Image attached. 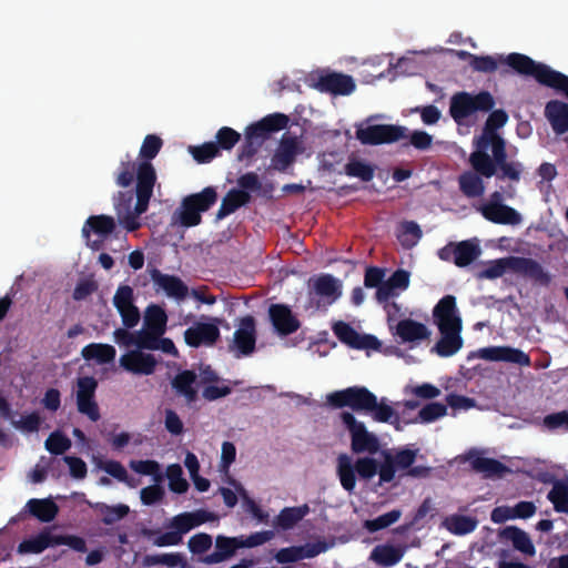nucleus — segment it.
Instances as JSON below:
<instances>
[{"label":"nucleus","mask_w":568,"mask_h":568,"mask_svg":"<svg viewBox=\"0 0 568 568\" xmlns=\"http://www.w3.org/2000/svg\"><path fill=\"white\" fill-rule=\"evenodd\" d=\"M499 64L508 65L520 75L531 77L539 84L554 89L568 99V75L526 54L513 52L506 57L475 55L474 61H470L471 69L481 73H494Z\"/></svg>","instance_id":"nucleus-1"},{"label":"nucleus","mask_w":568,"mask_h":568,"mask_svg":"<svg viewBox=\"0 0 568 568\" xmlns=\"http://www.w3.org/2000/svg\"><path fill=\"white\" fill-rule=\"evenodd\" d=\"M155 182L156 173L152 163L141 162L139 183L135 185L136 203L134 207H132L133 193L131 191H120L114 196V209L119 222L126 231L134 232L140 229L139 217L148 211Z\"/></svg>","instance_id":"nucleus-2"},{"label":"nucleus","mask_w":568,"mask_h":568,"mask_svg":"<svg viewBox=\"0 0 568 568\" xmlns=\"http://www.w3.org/2000/svg\"><path fill=\"white\" fill-rule=\"evenodd\" d=\"M475 148L476 150L469 155V163L478 174L489 179L496 175L499 169L501 171L499 179L520 180L523 164L507 161L506 142L501 136L487 141V148H481L480 143H476Z\"/></svg>","instance_id":"nucleus-3"},{"label":"nucleus","mask_w":568,"mask_h":568,"mask_svg":"<svg viewBox=\"0 0 568 568\" xmlns=\"http://www.w3.org/2000/svg\"><path fill=\"white\" fill-rule=\"evenodd\" d=\"M213 518L214 515L204 509L185 511L172 517L168 525L171 529L170 531L159 534L153 529H143L142 535L151 540L156 547L178 546L183 541L184 534L212 520Z\"/></svg>","instance_id":"nucleus-4"},{"label":"nucleus","mask_w":568,"mask_h":568,"mask_svg":"<svg viewBox=\"0 0 568 568\" xmlns=\"http://www.w3.org/2000/svg\"><path fill=\"white\" fill-rule=\"evenodd\" d=\"M507 268L521 274L535 283L548 286L551 283L550 274L536 260L530 257H508L491 261L487 267L478 273L479 278L495 280L501 277Z\"/></svg>","instance_id":"nucleus-5"},{"label":"nucleus","mask_w":568,"mask_h":568,"mask_svg":"<svg viewBox=\"0 0 568 568\" xmlns=\"http://www.w3.org/2000/svg\"><path fill=\"white\" fill-rule=\"evenodd\" d=\"M288 116L283 113H273L260 121L250 124L244 132V142L241 145L237 160H251L262 148L272 133L285 129L288 124Z\"/></svg>","instance_id":"nucleus-6"},{"label":"nucleus","mask_w":568,"mask_h":568,"mask_svg":"<svg viewBox=\"0 0 568 568\" xmlns=\"http://www.w3.org/2000/svg\"><path fill=\"white\" fill-rule=\"evenodd\" d=\"M217 201V192L206 186L199 193L185 196L173 214V220L183 227H193L202 222V213L209 211Z\"/></svg>","instance_id":"nucleus-7"},{"label":"nucleus","mask_w":568,"mask_h":568,"mask_svg":"<svg viewBox=\"0 0 568 568\" xmlns=\"http://www.w3.org/2000/svg\"><path fill=\"white\" fill-rule=\"evenodd\" d=\"M387 397L381 399L364 386H357V414L368 416L374 422L389 424L396 430H402L399 413L388 404Z\"/></svg>","instance_id":"nucleus-8"},{"label":"nucleus","mask_w":568,"mask_h":568,"mask_svg":"<svg viewBox=\"0 0 568 568\" xmlns=\"http://www.w3.org/2000/svg\"><path fill=\"white\" fill-rule=\"evenodd\" d=\"M495 106V99L489 91L471 94L466 91L455 93L450 98L449 114L456 123H462L476 112H489Z\"/></svg>","instance_id":"nucleus-9"},{"label":"nucleus","mask_w":568,"mask_h":568,"mask_svg":"<svg viewBox=\"0 0 568 568\" xmlns=\"http://www.w3.org/2000/svg\"><path fill=\"white\" fill-rule=\"evenodd\" d=\"M341 282L331 274H322L312 278L306 307L313 310L326 308L341 296Z\"/></svg>","instance_id":"nucleus-10"},{"label":"nucleus","mask_w":568,"mask_h":568,"mask_svg":"<svg viewBox=\"0 0 568 568\" xmlns=\"http://www.w3.org/2000/svg\"><path fill=\"white\" fill-rule=\"evenodd\" d=\"M407 126L399 124L357 125V141L364 145L393 144L405 140Z\"/></svg>","instance_id":"nucleus-11"},{"label":"nucleus","mask_w":568,"mask_h":568,"mask_svg":"<svg viewBox=\"0 0 568 568\" xmlns=\"http://www.w3.org/2000/svg\"><path fill=\"white\" fill-rule=\"evenodd\" d=\"M98 381L93 376H82L77 382V407L79 413L85 415L92 422L101 417L99 405L95 400Z\"/></svg>","instance_id":"nucleus-12"},{"label":"nucleus","mask_w":568,"mask_h":568,"mask_svg":"<svg viewBox=\"0 0 568 568\" xmlns=\"http://www.w3.org/2000/svg\"><path fill=\"white\" fill-rule=\"evenodd\" d=\"M417 450L408 448L400 449L394 455L389 452H383L384 462L379 467L381 483H390L395 478L396 470H407L416 459Z\"/></svg>","instance_id":"nucleus-13"},{"label":"nucleus","mask_w":568,"mask_h":568,"mask_svg":"<svg viewBox=\"0 0 568 568\" xmlns=\"http://www.w3.org/2000/svg\"><path fill=\"white\" fill-rule=\"evenodd\" d=\"M302 152L303 148L296 136L283 134L277 149L271 158L270 168L277 172H286Z\"/></svg>","instance_id":"nucleus-14"},{"label":"nucleus","mask_w":568,"mask_h":568,"mask_svg":"<svg viewBox=\"0 0 568 568\" xmlns=\"http://www.w3.org/2000/svg\"><path fill=\"white\" fill-rule=\"evenodd\" d=\"M119 363L123 369L135 375H152L158 366L153 354L139 349L126 352L120 357Z\"/></svg>","instance_id":"nucleus-15"},{"label":"nucleus","mask_w":568,"mask_h":568,"mask_svg":"<svg viewBox=\"0 0 568 568\" xmlns=\"http://www.w3.org/2000/svg\"><path fill=\"white\" fill-rule=\"evenodd\" d=\"M268 317L276 334L288 336L301 327L300 320L293 314L290 306L285 304H271Z\"/></svg>","instance_id":"nucleus-16"},{"label":"nucleus","mask_w":568,"mask_h":568,"mask_svg":"<svg viewBox=\"0 0 568 568\" xmlns=\"http://www.w3.org/2000/svg\"><path fill=\"white\" fill-rule=\"evenodd\" d=\"M481 359L490 362L513 363L519 366H530L531 359L528 354L519 348L510 346H489L478 349Z\"/></svg>","instance_id":"nucleus-17"},{"label":"nucleus","mask_w":568,"mask_h":568,"mask_svg":"<svg viewBox=\"0 0 568 568\" xmlns=\"http://www.w3.org/2000/svg\"><path fill=\"white\" fill-rule=\"evenodd\" d=\"M220 338V329L213 323H195L184 332L185 343L194 348L201 345L213 346Z\"/></svg>","instance_id":"nucleus-18"},{"label":"nucleus","mask_w":568,"mask_h":568,"mask_svg":"<svg viewBox=\"0 0 568 568\" xmlns=\"http://www.w3.org/2000/svg\"><path fill=\"white\" fill-rule=\"evenodd\" d=\"M390 332L399 338L400 343L419 344L430 336L428 327L413 318L398 321Z\"/></svg>","instance_id":"nucleus-19"},{"label":"nucleus","mask_w":568,"mask_h":568,"mask_svg":"<svg viewBox=\"0 0 568 568\" xmlns=\"http://www.w3.org/2000/svg\"><path fill=\"white\" fill-rule=\"evenodd\" d=\"M241 537H226L219 535L215 538V550L203 558L201 561L205 565L223 562L232 558L242 546Z\"/></svg>","instance_id":"nucleus-20"},{"label":"nucleus","mask_w":568,"mask_h":568,"mask_svg":"<svg viewBox=\"0 0 568 568\" xmlns=\"http://www.w3.org/2000/svg\"><path fill=\"white\" fill-rule=\"evenodd\" d=\"M256 326L253 316L247 315L240 322V327L234 332V345L241 355L247 356L255 349Z\"/></svg>","instance_id":"nucleus-21"},{"label":"nucleus","mask_w":568,"mask_h":568,"mask_svg":"<svg viewBox=\"0 0 568 568\" xmlns=\"http://www.w3.org/2000/svg\"><path fill=\"white\" fill-rule=\"evenodd\" d=\"M442 334L439 341L434 345L432 352L440 357H450L463 347V338L460 336L462 326H438Z\"/></svg>","instance_id":"nucleus-22"},{"label":"nucleus","mask_w":568,"mask_h":568,"mask_svg":"<svg viewBox=\"0 0 568 568\" xmlns=\"http://www.w3.org/2000/svg\"><path fill=\"white\" fill-rule=\"evenodd\" d=\"M478 211L487 221L495 224L517 225L521 222V215L506 204L484 203Z\"/></svg>","instance_id":"nucleus-23"},{"label":"nucleus","mask_w":568,"mask_h":568,"mask_svg":"<svg viewBox=\"0 0 568 568\" xmlns=\"http://www.w3.org/2000/svg\"><path fill=\"white\" fill-rule=\"evenodd\" d=\"M150 276L170 297L183 301L189 294L186 284L175 275L163 274L158 268H153L150 271Z\"/></svg>","instance_id":"nucleus-24"},{"label":"nucleus","mask_w":568,"mask_h":568,"mask_svg":"<svg viewBox=\"0 0 568 568\" xmlns=\"http://www.w3.org/2000/svg\"><path fill=\"white\" fill-rule=\"evenodd\" d=\"M354 87L355 84L351 75L334 72L320 75L316 82V88L320 91L333 94H349Z\"/></svg>","instance_id":"nucleus-25"},{"label":"nucleus","mask_w":568,"mask_h":568,"mask_svg":"<svg viewBox=\"0 0 568 568\" xmlns=\"http://www.w3.org/2000/svg\"><path fill=\"white\" fill-rule=\"evenodd\" d=\"M544 113L557 135L568 132V103L550 100L546 103Z\"/></svg>","instance_id":"nucleus-26"},{"label":"nucleus","mask_w":568,"mask_h":568,"mask_svg":"<svg viewBox=\"0 0 568 568\" xmlns=\"http://www.w3.org/2000/svg\"><path fill=\"white\" fill-rule=\"evenodd\" d=\"M433 316L437 326H462V320L457 315L456 297L453 295H445L439 300L433 310Z\"/></svg>","instance_id":"nucleus-27"},{"label":"nucleus","mask_w":568,"mask_h":568,"mask_svg":"<svg viewBox=\"0 0 568 568\" xmlns=\"http://www.w3.org/2000/svg\"><path fill=\"white\" fill-rule=\"evenodd\" d=\"M498 538L500 541H510L513 547L524 555L534 556L536 554V548L529 535L516 526H506L500 529Z\"/></svg>","instance_id":"nucleus-28"},{"label":"nucleus","mask_w":568,"mask_h":568,"mask_svg":"<svg viewBox=\"0 0 568 568\" xmlns=\"http://www.w3.org/2000/svg\"><path fill=\"white\" fill-rule=\"evenodd\" d=\"M508 121V114L505 110H490V113L485 122L483 133L474 140V144L480 143L481 148H487V141H494L495 136H500L497 130L503 128Z\"/></svg>","instance_id":"nucleus-29"},{"label":"nucleus","mask_w":568,"mask_h":568,"mask_svg":"<svg viewBox=\"0 0 568 568\" xmlns=\"http://www.w3.org/2000/svg\"><path fill=\"white\" fill-rule=\"evenodd\" d=\"M116 224L110 215H91L82 227V235L89 240L91 232L102 239H106L115 231Z\"/></svg>","instance_id":"nucleus-30"},{"label":"nucleus","mask_w":568,"mask_h":568,"mask_svg":"<svg viewBox=\"0 0 568 568\" xmlns=\"http://www.w3.org/2000/svg\"><path fill=\"white\" fill-rule=\"evenodd\" d=\"M251 194L239 189H231L222 199L221 206L216 213V220H223L240 207L251 202Z\"/></svg>","instance_id":"nucleus-31"},{"label":"nucleus","mask_w":568,"mask_h":568,"mask_svg":"<svg viewBox=\"0 0 568 568\" xmlns=\"http://www.w3.org/2000/svg\"><path fill=\"white\" fill-rule=\"evenodd\" d=\"M27 508L33 517H36L42 523L52 521L59 513L58 505L49 498L30 499L27 503Z\"/></svg>","instance_id":"nucleus-32"},{"label":"nucleus","mask_w":568,"mask_h":568,"mask_svg":"<svg viewBox=\"0 0 568 568\" xmlns=\"http://www.w3.org/2000/svg\"><path fill=\"white\" fill-rule=\"evenodd\" d=\"M483 175L474 171H465L458 176L459 190L467 197H478L485 192Z\"/></svg>","instance_id":"nucleus-33"},{"label":"nucleus","mask_w":568,"mask_h":568,"mask_svg":"<svg viewBox=\"0 0 568 568\" xmlns=\"http://www.w3.org/2000/svg\"><path fill=\"white\" fill-rule=\"evenodd\" d=\"M404 551L399 547L392 545H377L371 552L369 558L383 567H392L399 562Z\"/></svg>","instance_id":"nucleus-34"},{"label":"nucleus","mask_w":568,"mask_h":568,"mask_svg":"<svg viewBox=\"0 0 568 568\" xmlns=\"http://www.w3.org/2000/svg\"><path fill=\"white\" fill-rule=\"evenodd\" d=\"M196 382V374L193 371L185 369L176 374L172 379V387L183 395L187 402H194L197 397V390L194 388Z\"/></svg>","instance_id":"nucleus-35"},{"label":"nucleus","mask_w":568,"mask_h":568,"mask_svg":"<svg viewBox=\"0 0 568 568\" xmlns=\"http://www.w3.org/2000/svg\"><path fill=\"white\" fill-rule=\"evenodd\" d=\"M81 355L85 361L95 359L99 364H106L115 358L116 351L109 344L91 343L82 348Z\"/></svg>","instance_id":"nucleus-36"},{"label":"nucleus","mask_w":568,"mask_h":568,"mask_svg":"<svg viewBox=\"0 0 568 568\" xmlns=\"http://www.w3.org/2000/svg\"><path fill=\"white\" fill-rule=\"evenodd\" d=\"M481 250L477 243L462 241L455 244L454 264L458 267H466L479 257Z\"/></svg>","instance_id":"nucleus-37"},{"label":"nucleus","mask_w":568,"mask_h":568,"mask_svg":"<svg viewBox=\"0 0 568 568\" xmlns=\"http://www.w3.org/2000/svg\"><path fill=\"white\" fill-rule=\"evenodd\" d=\"M168 315L165 311L156 304H151L145 308L143 327L164 335L166 331Z\"/></svg>","instance_id":"nucleus-38"},{"label":"nucleus","mask_w":568,"mask_h":568,"mask_svg":"<svg viewBox=\"0 0 568 568\" xmlns=\"http://www.w3.org/2000/svg\"><path fill=\"white\" fill-rule=\"evenodd\" d=\"M470 465L475 471L483 474L485 477H501L508 471L507 466L501 462L488 457L477 456L471 459Z\"/></svg>","instance_id":"nucleus-39"},{"label":"nucleus","mask_w":568,"mask_h":568,"mask_svg":"<svg viewBox=\"0 0 568 568\" xmlns=\"http://www.w3.org/2000/svg\"><path fill=\"white\" fill-rule=\"evenodd\" d=\"M55 535L49 530H43L34 537L23 540L19 545L20 552L40 554L49 547L57 546L54 544Z\"/></svg>","instance_id":"nucleus-40"},{"label":"nucleus","mask_w":568,"mask_h":568,"mask_svg":"<svg viewBox=\"0 0 568 568\" xmlns=\"http://www.w3.org/2000/svg\"><path fill=\"white\" fill-rule=\"evenodd\" d=\"M141 169V162L136 163L133 161L129 154H126L125 160H121L118 172L115 174V183L118 186L128 187L136 178V183H139V170Z\"/></svg>","instance_id":"nucleus-41"},{"label":"nucleus","mask_w":568,"mask_h":568,"mask_svg":"<svg viewBox=\"0 0 568 568\" xmlns=\"http://www.w3.org/2000/svg\"><path fill=\"white\" fill-rule=\"evenodd\" d=\"M308 511L310 508L306 504L298 507H285L276 517V525L284 530L291 529L301 521Z\"/></svg>","instance_id":"nucleus-42"},{"label":"nucleus","mask_w":568,"mask_h":568,"mask_svg":"<svg viewBox=\"0 0 568 568\" xmlns=\"http://www.w3.org/2000/svg\"><path fill=\"white\" fill-rule=\"evenodd\" d=\"M381 448L378 437L368 432L363 422L357 420V454L368 453L371 455L376 454Z\"/></svg>","instance_id":"nucleus-43"},{"label":"nucleus","mask_w":568,"mask_h":568,"mask_svg":"<svg viewBox=\"0 0 568 568\" xmlns=\"http://www.w3.org/2000/svg\"><path fill=\"white\" fill-rule=\"evenodd\" d=\"M325 406L332 409L349 407L355 410V386L327 394Z\"/></svg>","instance_id":"nucleus-44"},{"label":"nucleus","mask_w":568,"mask_h":568,"mask_svg":"<svg viewBox=\"0 0 568 568\" xmlns=\"http://www.w3.org/2000/svg\"><path fill=\"white\" fill-rule=\"evenodd\" d=\"M547 498L557 513L568 514V481L555 480Z\"/></svg>","instance_id":"nucleus-45"},{"label":"nucleus","mask_w":568,"mask_h":568,"mask_svg":"<svg viewBox=\"0 0 568 568\" xmlns=\"http://www.w3.org/2000/svg\"><path fill=\"white\" fill-rule=\"evenodd\" d=\"M445 527L452 534L463 536L470 534L477 527V520L469 516L453 515L445 519Z\"/></svg>","instance_id":"nucleus-46"},{"label":"nucleus","mask_w":568,"mask_h":568,"mask_svg":"<svg viewBox=\"0 0 568 568\" xmlns=\"http://www.w3.org/2000/svg\"><path fill=\"white\" fill-rule=\"evenodd\" d=\"M337 474L342 486L351 491L355 487V464L352 463L346 454L338 456Z\"/></svg>","instance_id":"nucleus-47"},{"label":"nucleus","mask_w":568,"mask_h":568,"mask_svg":"<svg viewBox=\"0 0 568 568\" xmlns=\"http://www.w3.org/2000/svg\"><path fill=\"white\" fill-rule=\"evenodd\" d=\"M95 509L101 514L102 516V523L104 525H112L122 518H124L129 511L130 508L128 505L119 504L116 506H109L104 503H98L95 505Z\"/></svg>","instance_id":"nucleus-48"},{"label":"nucleus","mask_w":568,"mask_h":568,"mask_svg":"<svg viewBox=\"0 0 568 568\" xmlns=\"http://www.w3.org/2000/svg\"><path fill=\"white\" fill-rule=\"evenodd\" d=\"M422 235V229L416 222L405 221L400 224V232L397 237L404 247L410 248L416 245Z\"/></svg>","instance_id":"nucleus-49"},{"label":"nucleus","mask_w":568,"mask_h":568,"mask_svg":"<svg viewBox=\"0 0 568 568\" xmlns=\"http://www.w3.org/2000/svg\"><path fill=\"white\" fill-rule=\"evenodd\" d=\"M240 141L241 134L236 130L222 126L215 134L214 143L221 153V151H231Z\"/></svg>","instance_id":"nucleus-50"},{"label":"nucleus","mask_w":568,"mask_h":568,"mask_svg":"<svg viewBox=\"0 0 568 568\" xmlns=\"http://www.w3.org/2000/svg\"><path fill=\"white\" fill-rule=\"evenodd\" d=\"M402 148L414 146L416 150L425 151L428 150L433 144V136L426 131L415 130L409 131L407 128L406 138L400 142Z\"/></svg>","instance_id":"nucleus-51"},{"label":"nucleus","mask_w":568,"mask_h":568,"mask_svg":"<svg viewBox=\"0 0 568 568\" xmlns=\"http://www.w3.org/2000/svg\"><path fill=\"white\" fill-rule=\"evenodd\" d=\"M447 414V406L438 402L426 404L419 412L417 418L413 423H433Z\"/></svg>","instance_id":"nucleus-52"},{"label":"nucleus","mask_w":568,"mask_h":568,"mask_svg":"<svg viewBox=\"0 0 568 568\" xmlns=\"http://www.w3.org/2000/svg\"><path fill=\"white\" fill-rule=\"evenodd\" d=\"M402 516V511L399 509H393L388 513L379 515L378 517L369 520H365L364 527L369 532H376L378 530L385 529L396 523Z\"/></svg>","instance_id":"nucleus-53"},{"label":"nucleus","mask_w":568,"mask_h":568,"mask_svg":"<svg viewBox=\"0 0 568 568\" xmlns=\"http://www.w3.org/2000/svg\"><path fill=\"white\" fill-rule=\"evenodd\" d=\"M190 153L197 163H209L221 153L219 152L214 141L205 142L201 145L190 146Z\"/></svg>","instance_id":"nucleus-54"},{"label":"nucleus","mask_w":568,"mask_h":568,"mask_svg":"<svg viewBox=\"0 0 568 568\" xmlns=\"http://www.w3.org/2000/svg\"><path fill=\"white\" fill-rule=\"evenodd\" d=\"M183 471L180 465H170L166 469L169 478V488L176 494H184L189 489V483L183 478Z\"/></svg>","instance_id":"nucleus-55"},{"label":"nucleus","mask_w":568,"mask_h":568,"mask_svg":"<svg viewBox=\"0 0 568 568\" xmlns=\"http://www.w3.org/2000/svg\"><path fill=\"white\" fill-rule=\"evenodd\" d=\"M44 447L53 455H62L71 447V440L61 432L55 430L45 439Z\"/></svg>","instance_id":"nucleus-56"},{"label":"nucleus","mask_w":568,"mask_h":568,"mask_svg":"<svg viewBox=\"0 0 568 568\" xmlns=\"http://www.w3.org/2000/svg\"><path fill=\"white\" fill-rule=\"evenodd\" d=\"M163 145V141L160 136L154 134H149L144 138L143 143L140 149V158L141 162H149L153 160L160 152Z\"/></svg>","instance_id":"nucleus-57"},{"label":"nucleus","mask_w":568,"mask_h":568,"mask_svg":"<svg viewBox=\"0 0 568 568\" xmlns=\"http://www.w3.org/2000/svg\"><path fill=\"white\" fill-rule=\"evenodd\" d=\"M163 336L160 333H154L151 329L142 328L135 332V347L139 351L149 349V351H158V337Z\"/></svg>","instance_id":"nucleus-58"},{"label":"nucleus","mask_w":568,"mask_h":568,"mask_svg":"<svg viewBox=\"0 0 568 568\" xmlns=\"http://www.w3.org/2000/svg\"><path fill=\"white\" fill-rule=\"evenodd\" d=\"M113 305L118 312L135 305L133 288L129 285H120L113 296Z\"/></svg>","instance_id":"nucleus-59"},{"label":"nucleus","mask_w":568,"mask_h":568,"mask_svg":"<svg viewBox=\"0 0 568 568\" xmlns=\"http://www.w3.org/2000/svg\"><path fill=\"white\" fill-rule=\"evenodd\" d=\"M113 305L118 312L135 305L133 288L129 285H120L113 296Z\"/></svg>","instance_id":"nucleus-60"},{"label":"nucleus","mask_w":568,"mask_h":568,"mask_svg":"<svg viewBox=\"0 0 568 568\" xmlns=\"http://www.w3.org/2000/svg\"><path fill=\"white\" fill-rule=\"evenodd\" d=\"M213 544L212 536L206 532H199L189 539L187 546L192 554L202 555L206 552Z\"/></svg>","instance_id":"nucleus-61"},{"label":"nucleus","mask_w":568,"mask_h":568,"mask_svg":"<svg viewBox=\"0 0 568 568\" xmlns=\"http://www.w3.org/2000/svg\"><path fill=\"white\" fill-rule=\"evenodd\" d=\"M164 427L172 436H180L184 432V425L178 413L171 408L164 410Z\"/></svg>","instance_id":"nucleus-62"},{"label":"nucleus","mask_w":568,"mask_h":568,"mask_svg":"<svg viewBox=\"0 0 568 568\" xmlns=\"http://www.w3.org/2000/svg\"><path fill=\"white\" fill-rule=\"evenodd\" d=\"M129 466L140 475L159 476L160 474V464L156 460H131Z\"/></svg>","instance_id":"nucleus-63"},{"label":"nucleus","mask_w":568,"mask_h":568,"mask_svg":"<svg viewBox=\"0 0 568 568\" xmlns=\"http://www.w3.org/2000/svg\"><path fill=\"white\" fill-rule=\"evenodd\" d=\"M333 332L341 342L345 343L352 348H355V328H353L349 324L337 322L333 326Z\"/></svg>","instance_id":"nucleus-64"}]
</instances>
